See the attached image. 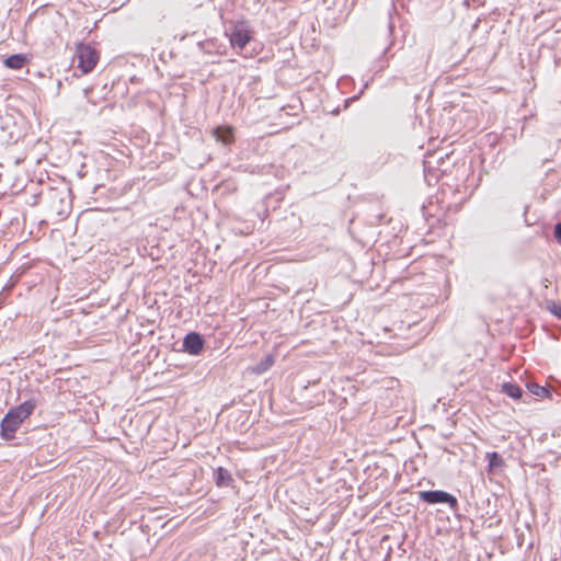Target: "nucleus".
Here are the masks:
<instances>
[{
	"label": "nucleus",
	"instance_id": "obj_1",
	"mask_svg": "<svg viewBox=\"0 0 561 561\" xmlns=\"http://www.w3.org/2000/svg\"><path fill=\"white\" fill-rule=\"evenodd\" d=\"M36 405L37 400L32 398L10 409L0 423L2 438L5 440L12 439L24 420L33 413Z\"/></svg>",
	"mask_w": 561,
	"mask_h": 561
},
{
	"label": "nucleus",
	"instance_id": "obj_2",
	"mask_svg": "<svg viewBox=\"0 0 561 561\" xmlns=\"http://www.w3.org/2000/svg\"><path fill=\"white\" fill-rule=\"evenodd\" d=\"M419 497L427 504H447L451 511H457L458 508L457 499L446 491H421Z\"/></svg>",
	"mask_w": 561,
	"mask_h": 561
},
{
	"label": "nucleus",
	"instance_id": "obj_3",
	"mask_svg": "<svg viewBox=\"0 0 561 561\" xmlns=\"http://www.w3.org/2000/svg\"><path fill=\"white\" fill-rule=\"evenodd\" d=\"M78 67L83 73L94 69L99 60V55L94 48L87 44H80L77 48Z\"/></svg>",
	"mask_w": 561,
	"mask_h": 561
},
{
	"label": "nucleus",
	"instance_id": "obj_4",
	"mask_svg": "<svg viewBox=\"0 0 561 561\" xmlns=\"http://www.w3.org/2000/svg\"><path fill=\"white\" fill-rule=\"evenodd\" d=\"M252 39L251 31L244 25H236L229 34V41L232 48L242 50Z\"/></svg>",
	"mask_w": 561,
	"mask_h": 561
},
{
	"label": "nucleus",
	"instance_id": "obj_5",
	"mask_svg": "<svg viewBox=\"0 0 561 561\" xmlns=\"http://www.w3.org/2000/svg\"><path fill=\"white\" fill-rule=\"evenodd\" d=\"M204 347V340L196 332H191L183 340V348L191 355H197Z\"/></svg>",
	"mask_w": 561,
	"mask_h": 561
},
{
	"label": "nucleus",
	"instance_id": "obj_6",
	"mask_svg": "<svg viewBox=\"0 0 561 561\" xmlns=\"http://www.w3.org/2000/svg\"><path fill=\"white\" fill-rule=\"evenodd\" d=\"M26 62L27 58L25 55L15 54L5 58L4 66L13 70H20L26 65Z\"/></svg>",
	"mask_w": 561,
	"mask_h": 561
},
{
	"label": "nucleus",
	"instance_id": "obj_7",
	"mask_svg": "<svg viewBox=\"0 0 561 561\" xmlns=\"http://www.w3.org/2000/svg\"><path fill=\"white\" fill-rule=\"evenodd\" d=\"M215 481L218 486H228L233 479L227 469L219 467L215 471Z\"/></svg>",
	"mask_w": 561,
	"mask_h": 561
},
{
	"label": "nucleus",
	"instance_id": "obj_8",
	"mask_svg": "<svg viewBox=\"0 0 561 561\" xmlns=\"http://www.w3.org/2000/svg\"><path fill=\"white\" fill-rule=\"evenodd\" d=\"M273 365L274 356L272 354H268L252 368V371L256 375H261L267 371Z\"/></svg>",
	"mask_w": 561,
	"mask_h": 561
},
{
	"label": "nucleus",
	"instance_id": "obj_9",
	"mask_svg": "<svg viewBox=\"0 0 561 561\" xmlns=\"http://www.w3.org/2000/svg\"><path fill=\"white\" fill-rule=\"evenodd\" d=\"M502 392L513 399H519L523 394L522 388L518 385L512 382H504L502 385Z\"/></svg>",
	"mask_w": 561,
	"mask_h": 561
},
{
	"label": "nucleus",
	"instance_id": "obj_10",
	"mask_svg": "<svg viewBox=\"0 0 561 561\" xmlns=\"http://www.w3.org/2000/svg\"><path fill=\"white\" fill-rule=\"evenodd\" d=\"M486 459L489 461L488 466H489L490 471L501 468L504 465V460H503L502 456L500 454H497L496 451L488 453Z\"/></svg>",
	"mask_w": 561,
	"mask_h": 561
},
{
	"label": "nucleus",
	"instance_id": "obj_11",
	"mask_svg": "<svg viewBox=\"0 0 561 561\" xmlns=\"http://www.w3.org/2000/svg\"><path fill=\"white\" fill-rule=\"evenodd\" d=\"M527 387L528 390L537 397H545L548 393V390L545 387L537 383H528Z\"/></svg>",
	"mask_w": 561,
	"mask_h": 561
},
{
	"label": "nucleus",
	"instance_id": "obj_12",
	"mask_svg": "<svg viewBox=\"0 0 561 561\" xmlns=\"http://www.w3.org/2000/svg\"><path fill=\"white\" fill-rule=\"evenodd\" d=\"M553 236H554L556 240L558 241V243L561 244V221L556 224L554 230H553Z\"/></svg>",
	"mask_w": 561,
	"mask_h": 561
},
{
	"label": "nucleus",
	"instance_id": "obj_13",
	"mask_svg": "<svg viewBox=\"0 0 561 561\" xmlns=\"http://www.w3.org/2000/svg\"><path fill=\"white\" fill-rule=\"evenodd\" d=\"M218 138L221 139L222 142L228 144L231 139V133L227 130L225 136H218Z\"/></svg>",
	"mask_w": 561,
	"mask_h": 561
},
{
	"label": "nucleus",
	"instance_id": "obj_14",
	"mask_svg": "<svg viewBox=\"0 0 561 561\" xmlns=\"http://www.w3.org/2000/svg\"><path fill=\"white\" fill-rule=\"evenodd\" d=\"M554 314L561 319V307H559L558 309H556L554 311Z\"/></svg>",
	"mask_w": 561,
	"mask_h": 561
},
{
	"label": "nucleus",
	"instance_id": "obj_15",
	"mask_svg": "<svg viewBox=\"0 0 561 561\" xmlns=\"http://www.w3.org/2000/svg\"><path fill=\"white\" fill-rule=\"evenodd\" d=\"M152 333H153V329H149L148 334H152Z\"/></svg>",
	"mask_w": 561,
	"mask_h": 561
}]
</instances>
